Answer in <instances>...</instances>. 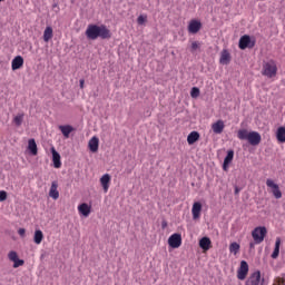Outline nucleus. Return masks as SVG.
<instances>
[{
    "label": "nucleus",
    "instance_id": "f257e3e1",
    "mask_svg": "<svg viewBox=\"0 0 285 285\" xmlns=\"http://www.w3.org/2000/svg\"><path fill=\"white\" fill-rule=\"evenodd\" d=\"M85 35L89 41H97V39H110L112 37V33L110 32V29L106 27L105 24L98 26V24H88Z\"/></svg>",
    "mask_w": 285,
    "mask_h": 285
},
{
    "label": "nucleus",
    "instance_id": "f03ea898",
    "mask_svg": "<svg viewBox=\"0 0 285 285\" xmlns=\"http://www.w3.org/2000/svg\"><path fill=\"white\" fill-rule=\"evenodd\" d=\"M263 77H267L268 79H273V77H277V62L275 60H269L263 63L262 69Z\"/></svg>",
    "mask_w": 285,
    "mask_h": 285
},
{
    "label": "nucleus",
    "instance_id": "7ed1b4c3",
    "mask_svg": "<svg viewBox=\"0 0 285 285\" xmlns=\"http://www.w3.org/2000/svg\"><path fill=\"white\" fill-rule=\"evenodd\" d=\"M268 235V229L265 226H258L252 230V237L254 239V244H262L264 239Z\"/></svg>",
    "mask_w": 285,
    "mask_h": 285
},
{
    "label": "nucleus",
    "instance_id": "20e7f679",
    "mask_svg": "<svg viewBox=\"0 0 285 285\" xmlns=\"http://www.w3.org/2000/svg\"><path fill=\"white\" fill-rule=\"evenodd\" d=\"M238 48L240 50H246V48H255V40H250V36L245 35L240 37Z\"/></svg>",
    "mask_w": 285,
    "mask_h": 285
},
{
    "label": "nucleus",
    "instance_id": "39448f33",
    "mask_svg": "<svg viewBox=\"0 0 285 285\" xmlns=\"http://www.w3.org/2000/svg\"><path fill=\"white\" fill-rule=\"evenodd\" d=\"M267 188L272 189V194L275 199H282V190H279V185L275 184V181L271 178L266 180Z\"/></svg>",
    "mask_w": 285,
    "mask_h": 285
},
{
    "label": "nucleus",
    "instance_id": "423d86ee",
    "mask_svg": "<svg viewBox=\"0 0 285 285\" xmlns=\"http://www.w3.org/2000/svg\"><path fill=\"white\" fill-rule=\"evenodd\" d=\"M248 276V263L246 261L240 262V266L237 271V278L244 282Z\"/></svg>",
    "mask_w": 285,
    "mask_h": 285
},
{
    "label": "nucleus",
    "instance_id": "0eeeda50",
    "mask_svg": "<svg viewBox=\"0 0 285 285\" xmlns=\"http://www.w3.org/2000/svg\"><path fill=\"white\" fill-rule=\"evenodd\" d=\"M247 141L250 146H259L262 144V135L257 131H249Z\"/></svg>",
    "mask_w": 285,
    "mask_h": 285
},
{
    "label": "nucleus",
    "instance_id": "6e6552de",
    "mask_svg": "<svg viewBox=\"0 0 285 285\" xmlns=\"http://www.w3.org/2000/svg\"><path fill=\"white\" fill-rule=\"evenodd\" d=\"M233 159H235V151L229 149L223 163V170H225V173H228V168L230 164H233Z\"/></svg>",
    "mask_w": 285,
    "mask_h": 285
},
{
    "label": "nucleus",
    "instance_id": "1a4fd4ad",
    "mask_svg": "<svg viewBox=\"0 0 285 285\" xmlns=\"http://www.w3.org/2000/svg\"><path fill=\"white\" fill-rule=\"evenodd\" d=\"M168 244L170 248H179L181 246V234H173L168 238Z\"/></svg>",
    "mask_w": 285,
    "mask_h": 285
},
{
    "label": "nucleus",
    "instance_id": "9d476101",
    "mask_svg": "<svg viewBox=\"0 0 285 285\" xmlns=\"http://www.w3.org/2000/svg\"><path fill=\"white\" fill-rule=\"evenodd\" d=\"M233 57L230 56V51L228 49H223L220 52L219 63L222 66H228L230 63Z\"/></svg>",
    "mask_w": 285,
    "mask_h": 285
},
{
    "label": "nucleus",
    "instance_id": "9b49d317",
    "mask_svg": "<svg viewBox=\"0 0 285 285\" xmlns=\"http://www.w3.org/2000/svg\"><path fill=\"white\" fill-rule=\"evenodd\" d=\"M202 30V21L199 20H191L188 24V32L190 35H197Z\"/></svg>",
    "mask_w": 285,
    "mask_h": 285
},
{
    "label": "nucleus",
    "instance_id": "f8f14e48",
    "mask_svg": "<svg viewBox=\"0 0 285 285\" xmlns=\"http://www.w3.org/2000/svg\"><path fill=\"white\" fill-rule=\"evenodd\" d=\"M224 128H226L224 120H217L212 125V130L215 135H222L224 132Z\"/></svg>",
    "mask_w": 285,
    "mask_h": 285
},
{
    "label": "nucleus",
    "instance_id": "ddd939ff",
    "mask_svg": "<svg viewBox=\"0 0 285 285\" xmlns=\"http://www.w3.org/2000/svg\"><path fill=\"white\" fill-rule=\"evenodd\" d=\"M193 219L197 220L202 217V203L195 202L191 207Z\"/></svg>",
    "mask_w": 285,
    "mask_h": 285
},
{
    "label": "nucleus",
    "instance_id": "4468645a",
    "mask_svg": "<svg viewBox=\"0 0 285 285\" xmlns=\"http://www.w3.org/2000/svg\"><path fill=\"white\" fill-rule=\"evenodd\" d=\"M51 154H52V163L55 168H61V155L55 149V147H51Z\"/></svg>",
    "mask_w": 285,
    "mask_h": 285
},
{
    "label": "nucleus",
    "instance_id": "2eb2a0df",
    "mask_svg": "<svg viewBox=\"0 0 285 285\" xmlns=\"http://www.w3.org/2000/svg\"><path fill=\"white\" fill-rule=\"evenodd\" d=\"M247 282L249 285H259V282H262V272H259V271L254 272L249 276Z\"/></svg>",
    "mask_w": 285,
    "mask_h": 285
},
{
    "label": "nucleus",
    "instance_id": "dca6fc26",
    "mask_svg": "<svg viewBox=\"0 0 285 285\" xmlns=\"http://www.w3.org/2000/svg\"><path fill=\"white\" fill-rule=\"evenodd\" d=\"M59 184L55 180L51 183V187L49 190V197H51V199H59Z\"/></svg>",
    "mask_w": 285,
    "mask_h": 285
},
{
    "label": "nucleus",
    "instance_id": "f3484780",
    "mask_svg": "<svg viewBox=\"0 0 285 285\" xmlns=\"http://www.w3.org/2000/svg\"><path fill=\"white\" fill-rule=\"evenodd\" d=\"M100 184L102 186L104 193H108V189L110 188V175L105 174L100 178Z\"/></svg>",
    "mask_w": 285,
    "mask_h": 285
},
{
    "label": "nucleus",
    "instance_id": "a211bd4d",
    "mask_svg": "<svg viewBox=\"0 0 285 285\" xmlns=\"http://www.w3.org/2000/svg\"><path fill=\"white\" fill-rule=\"evenodd\" d=\"M88 148L91 153H97L99 150V138L94 136L88 142Z\"/></svg>",
    "mask_w": 285,
    "mask_h": 285
},
{
    "label": "nucleus",
    "instance_id": "6ab92c4d",
    "mask_svg": "<svg viewBox=\"0 0 285 285\" xmlns=\"http://www.w3.org/2000/svg\"><path fill=\"white\" fill-rule=\"evenodd\" d=\"M22 67H23V57L17 56L16 58H13L11 62L12 70H19V68H22Z\"/></svg>",
    "mask_w": 285,
    "mask_h": 285
},
{
    "label": "nucleus",
    "instance_id": "aec40b11",
    "mask_svg": "<svg viewBox=\"0 0 285 285\" xmlns=\"http://www.w3.org/2000/svg\"><path fill=\"white\" fill-rule=\"evenodd\" d=\"M213 242H210V238L208 237H203L200 240H199V247L203 249V250H210V246H212Z\"/></svg>",
    "mask_w": 285,
    "mask_h": 285
},
{
    "label": "nucleus",
    "instance_id": "412c9836",
    "mask_svg": "<svg viewBox=\"0 0 285 285\" xmlns=\"http://www.w3.org/2000/svg\"><path fill=\"white\" fill-rule=\"evenodd\" d=\"M78 213H80V215H83V217H88V215H90V206L86 203H82L78 206Z\"/></svg>",
    "mask_w": 285,
    "mask_h": 285
},
{
    "label": "nucleus",
    "instance_id": "4be33fe9",
    "mask_svg": "<svg viewBox=\"0 0 285 285\" xmlns=\"http://www.w3.org/2000/svg\"><path fill=\"white\" fill-rule=\"evenodd\" d=\"M276 139L278 144H285V127L277 128Z\"/></svg>",
    "mask_w": 285,
    "mask_h": 285
},
{
    "label": "nucleus",
    "instance_id": "5701e85b",
    "mask_svg": "<svg viewBox=\"0 0 285 285\" xmlns=\"http://www.w3.org/2000/svg\"><path fill=\"white\" fill-rule=\"evenodd\" d=\"M279 246H282V238L277 237L274 252L272 253V259H277V257H279Z\"/></svg>",
    "mask_w": 285,
    "mask_h": 285
},
{
    "label": "nucleus",
    "instance_id": "b1692460",
    "mask_svg": "<svg viewBox=\"0 0 285 285\" xmlns=\"http://www.w3.org/2000/svg\"><path fill=\"white\" fill-rule=\"evenodd\" d=\"M196 141H199V132H197V131H191V132L187 136V144H189V146H193V144H195Z\"/></svg>",
    "mask_w": 285,
    "mask_h": 285
},
{
    "label": "nucleus",
    "instance_id": "393cba45",
    "mask_svg": "<svg viewBox=\"0 0 285 285\" xmlns=\"http://www.w3.org/2000/svg\"><path fill=\"white\" fill-rule=\"evenodd\" d=\"M28 150H30L31 155H33V156L38 155L37 141L35 140V138L29 139Z\"/></svg>",
    "mask_w": 285,
    "mask_h": 285
},
{
    "label": "nucleus",
    "instance_id": "a878e982",
    "mask_svg": "<svg viewBox=\"0 0 285 285\" xmlns=\"http://www.w3.org/2000/svg\"><path fill=\"white\" fill-rule=\"evenodd\" d=\"M59 130L62 132L63 137H66V139H68V137H70V132H72V130H75V128H72V126H70V125H65V126H60Z\"/></svg>",
    "mask_w": 285,
    "mask_h": 285
},
{
    "label": "nucleus",
    "instance_id": "bb28decb",
    "mask_svg": "<svg viewBox=\"0 0 285 285\" xmlns=\"http://www.w3.org/2000/svg\"><path fill=\"white\" fill-rule=\"evenodd\" d=\"M52 37H53L52 27H46V29L43 31V41L46 43H48V41H50V39H52Z\"/></svg>",
    "mask_w": 285,
    "mask_h": 285
},
{
    "label": "nucleus",
    "instance_id": "cd10ccee",
    "mask_svg": "<svg viewBox=\"0 0 285 285\" xmlns=\"http://www.w3.org/2000/svg\"><path fill=\"white\" fill-rule=\"evenodd\" d=\"M35 244L39 245L43 242V232L41 229H37L33 235Z\"/></svg>",
    "mask_w": 285,
    "mask_h": 285
},
{
    "label": "nucleus",
    "instance_id": "c85d7f7f",
    "mask_svg": "<svg viewBox=\"0 0 285 285\" xmlns=\"http://www.w3.org/2000/svg\"><path fill=\"white\" fill-rule=\"evenodd\" d=\"M26 115L24 114H18L13 117V124L14 126H17V128H19L21 126V124H23V119H24Z\"/></svg>",
    "mask_w": 285,
    "mask_h": 285
},
{
    "label": "nucleus",
    "instance_id": "c756f323",
    "mask_svg": "<svg viewBox=\"0 0 285 285\" xmlns=\"http://www.w3.org/2000/svg\"><path fill=\"white\" fill-rule=\"evenodd\" d=\"M248 135H250V131L247 129H239L237 132V137L240 141L248 140Z\"/></svg>",
    "mask_w": 285,
    "mask_h": 285
},
{
    "label": "nucleus",
    "instance_id": "7c9ffc66",
    "mask_svg": "<svg viewBox=\"0 0 285 285\" xmlns=\"http://www.w3.org/2000/svg\"><path fill=\"white\" fill-rule=\"evenodd\" d=\"M239 244L234 242L229 245V253H232L233 255H237V253H239Z\"/></svg>",
    "mask_w": 285,
    "mask_h": 285
},
{
    "label": "nucleus",
    "instance_id": "2f4dec72",
    "mask_svg": "<svg viewBox=\"0 0 285 285\" xmlns=\"http://www.w3.org/2000/svg\"><path fill=\"white\" fill-rule=\"evenodd\" d=\"M273 285H285V274H282L281 276L274 278Z\"/></svg>",
    "mask_w": 285,
    "mask_h": 285
},
{
    "label": "nucleus",
    "instance_id": "473e14b6",
    "mask_svg": "<svg viewBox=\"0 0 285 285\" xmlns=\"http://www.w3.org/2000/svg\"><path fill=\"white\" fill-rule=\"evenodd\" d=\"M146 21H148V16H146V14H140L137 18L138 26H144V23H146Z\"/></svg>",
    "mask_w": 285,
    "mask_h": 285
},
{
    "label": "nucleus",
    "instance_id": "72a5a7b5",
    "mask_svg": "<svg viewBox=\"0 0 285 285\" xmlns=\"http://www.w3.org/2000/svg\"><path fill=\"white\" fill-rule=\"evenodd\" d=\"M8 259L10 262H16V259H19V254H17V252H14V250H11L8 254Z\"/></svg>",
    "mask_w": 285,
    "mask_h": 285
},
{
    "label": "nucleus",
    "instance_id": "f704fd0d",
    "mask_svg": "<svg viewBox=\"0 0 285 285\" xmlns=\"http://www.w3.org/2000/svg\"><path fill=\"white\" fill-rule=\"evenodd\" d=\"M199 94H200L199 88L194 87V88L191 89V91H190V97H191L193 99H197V97H199Z\"/></svg>",
    "mask_w": 285,
    "mask_h": 285
},
{
    "label": "nucleus",
    "instance_id": "c9c22d12",
    "mask_svg": "<svg viewBox=\"0 0 285 285\" xmlns=\"http://www.w3.org/2000/svg\"><path fill=\"white\" fill-rule=\"evenodd\" d=\"M23 264H26L24 259H16L13 261V268H19L20 266H23Z\"/></svg>",
    "mask_w": 285,
    "mask_h": 285
},
{
    "label": "nucleus",
    "instance_id": "e433bc0d",
    "mask_svg": "<svg viewBox=\"0 0 285 285\" xmlns=\"http://www.w3.org/2000/svg\"><path fill=\"white\" fill-rule=\"evenodd\" d=\"M200 46L202 45L198 41L191 42V50H193V52H195V50H199Z\"/></svg>",
    "mask_w": 285,
    "mask_h": 285
},
{
    "label": "nucleus",
    "instance_id": "4c0bfd02",
    "mask_svg": "<svg viewBox=\"0 0 285 285\" xmlns=\"http://www.w3.org/2000/svg\"><path fill=\"white\" fill-rule=\"evenodd\" d=\"M8 199V193L6 190L0 191V202H6Z\"/></svg>",
    "mask_w": 285,
    "mask_h": 285
},
{
    "label": "nucleus",
    "instance_id": "58836bf2",
    "mask_svg": "<svg viewBox=\"0 0 285 285\" xmlns=\"http://www.w3.org/2000/svg\"><path fill=\"white\" fill-rule=\"evenodd\" d=\"M18 235H20V237H26V229L24 228H20L18 230Z\"/></svg>",
    "mask_w": 285,
    "mask_h": 285
},
{
    "label": "nucleus",
    "instance_id": "ea45409f",
    "mask_svg": "<svg viewBox=\"0 0 285 285\" xmlns=\"http://www.w3.org/2000/svg\"><path fill=\"white\" fill-rule=\"evenodd\" d=\"M86 83V81L83 79H80V88L81 90H83V85Z\"/></svg>",
    "mask_w": 285,
    "mask_h": 285
},
{
    "label": "nucleus",
    "instance_id": "a19ab883",
    "mask_svg": "<svg viewBox=\"0 0 285 285\" xmlns=\"http://www.w3.org/2000/svg\"><path fill=\"white\" fill-rule=\"evenodd\" d=\"M249 248H255V243H250Z\"/></svg>",
    "mask_w": 285,
    "mask_h": 285
},
{
    "label": "nucleus",
    "instance_id": "79ce46f5",
    "mask_svg": "<svg viewBox=\"0 0 285 285\" xmlns=\"http://www.w3.org/2000/svg\"><path fill=\"white\" fill-rule=\"evenodd\" d=\"M1 1H4V0H0V2H1Z\"/></svg>",
    "mask_w": 285,
    "mask_h": 285
}]
</instances>
